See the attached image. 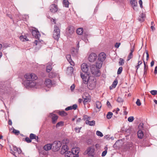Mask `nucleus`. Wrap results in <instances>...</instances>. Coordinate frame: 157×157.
<instances>
[{
	"label": "nucleus",
	"instance_id": "obj_46",
	"mask_svg": "<svg viewBox=\"0 0 157 157\" xmlns=\"http://www.w3.org/2000/svg\"><path fill=\"white\" fill-rule=\"evenodd\" d=\"M136 104L137 106H140L141 105V103L139 99H138L136 102Z\"/></svg>",
	"mask_w": 157,
	"mask_h": 157
},
{
	"label": "nucleus",
	"instance_id": "obj_55",
	"mask_svg": "<svg viewBox=\"0 0 157 157\" xmlns=\"http://www.w3.org/2000/svg\"><path fill=\"white\" fill-rule=\"evenodd\" d=\"M120 109L118 108H117L116 109L114 110L113 111V112H115L116 114L118 113V112L119 111Z\"/></svg>",
	"mask_w": 157,
	"mask_h": 157
},
{
	"label": "nucleus",
	"instance_id": "obj_23",
	"mask_svg": "<svg viewBox=\"0 0 157 157\" xmlns=\"http://www.w3.org/2000/svg\"><path fill=\"white\" fill-rule=\"evenodd\" d=\"M86 124L90 126H94L95 124V121H90L89 120H87L86 121Z\"/></svg>",
	"mask_w": 157,
	"mask_h": 157
},
{
	"label": "nucleus",
	"instance_id": "obj_51",
	"mask_svg": "<svg viewBox=\"0 0 157 157\" xmlns=\"http://www.w3.org/2000/svg\"><path fill=\"white\" fill-rule=\"evenodd\" d=\"M107 151L106 150H105V151H103L102 152L101 156L103 157L104 156H105L107 154Z\"/></svg>",
	"mask_w": 157,
	"mask_h": 157
},
{
	"label": "nucleus",
	"instance_id": "obj_61",
	"mask_svg": "<svg viewBox=\"0 0 157 157\" xmlns=\"http://www.w3.org/2000/svg\"><path fill=\"white\" fill-rule=\"evenodd\" d=\"M154 73L155 74H156L157 73V66H156L155 67V71H154Z\"/></svg>",
	"mask_w": 157,
	"mask_h": 157
},
{
	"label": "nucleus",
	"instance_id": "obj_41",
	"mask_svg": "<svg viewBox=\"0 0 157 157\" xmlns=\"http://www.w3.org/2000/svg\"><path fill=\"white\" fill-rule=\"evenodd\" d=\"M133 57V54L132 52H130L129 54L128 55V59L127 60L129 61Z\"/></svg>",
	"mask_w": 157,
	"mask_h": 157
},
{
	"label": "nucleus",
	"instance_id": "obj_54",
	"mask_svg": "<svg viewBox=\"0 0 157 157\" xmlns=\"http://www.w3.org/2000/svg\"><path fill=\"white\" fill-rule=\"evenodd\" d=\"M139 4L140 5V6L141 8H142L143 7V5H142V0H139Z\"/></svg>",
	"mask_w": 157,
	"mask_h": 157
},
{
	"label": "nucleus",
	"instance_id": "obj_12",
	"mask_svg": "<svg viewBox=\"0 0 157 157\" xmlns=\"http://www.w3.org/2000/svg\"><path fill=\"white\" fill-rule=\"evenodd\" d=\"M49 117L52 118V123L55 124L58 118V116L55 114L51 113H50Z\"/></svg>",
	"mask_w": 157,
	"mask_h": 157
},
{
	"label": "nucleus",
	"instance_id": "obj_40",
	"mask_svg": "<svg viewBox=\"0 0 157 157\" xmlns=\"http://www.w3.org/2000/svg\"><path fill=\"white\" fill-rule=\"evenodd\" d=\"M96 134L98 136H100V137H102L103 136L102 133L101 132L99 131H97L96 132Z\"/></svg>",
	"mask_w": 157,
	"mask_h": 157
},
{
	"label": "nucleus",
	"instance_id": "obj_38",
	"mask_svg": "<svg viewBox=\"0 0 157 157\" xmlns=\"http://www.w3.org/2000/svg\"><path fill=\"white\" fill-rule=\"evenodd\" d=\"M63 4L65 7H67L69 6V2L66 0H63Z\"/></svg>",
	"mask_w": 157,
	"mask_h": 157
},
{
	"label": "nucleus",
	"instance_id": "obj_33",
	"mask_svg": "<svg viewBox=\"0 0 157 157\" xmlns=\"http://www.w3.org/2000/svg\"><path fill=\"white\" fill-rule=\"evenodd\" d=\"M59 114L62 116H65L67 115V113L64 111H59Z\"/></svg>",
	"mask_w": 157,
	"mask_h": 157
},
{
	"label": "nucleus",
	"instance_id": "obj_15",
	"mask_svg": "<svg viewBox=\"0 0 157 157\" xmlns=\"http://www.w3.org/2000/svg\"><path fill=\"white\" fill-rule=\"evenodd\" d=\"M50 10L52 13H55L57 11V6L54 4H52L50 6Z\"/></svg>",
	"mask_w": 157,
	"mask_h": 157
},
{
	"label": "nucleus",
	"instance_id": "obj_48",
	"mask_svg": "<svg viewBox=\"0 0 157 157\" xmlns=\"http://www.w3.org/2000/svg\"><path fill=\"white\" fill-rule=\"evenodd\" d=\"M13 132L16 135H18L20 133V132L19 131L15 129H13Z\"/></svg>",
	"mask_w": 157,
	"mask_h": 157
},
{
	"label": "nucleus",
	"instance_id": "obj_28",
	"mask_svg": "<svg viewBox=\"0 0 157 157\" xmlns=\"http://www.w3.org/2000/svg\"><path fill=\"white\" fill-rule=\"evenodd\" d=\"M76 33L77 34L79 35L82 34L83 33V29L82 28H79L77 29Z\"/></svg>",
	"mask_w": 157,
	"mask_h": 157
},
{
	"label": "nucleus",
	"instance_id": "obj_53",
	"mask_svg": "<svg viewBox=\"0 0 157 157\" xmlns=\"http://www.w3.org/2000/svg\"><path fill=\"white\" fill-rule=\"evenodd\" d=\"M71 107L72 109H76L77 107V105L76 104H75L71 106Z\"/></svg>",
	"mask_w": 157,
	"mask_h": 157
},
{
	"label": "nucleus",
	"instance_id": "obj_43",
	"mask_svg": "<svg viewBox=\"0 0 157 157\" xmlns=\"http://www.w3.org/2000/svg\"><path fill=\"white\" fill-rule=\"evenodd\" d=\"M134 119V117L132 116L129 117L128 119V120L129 122H132L133 121Z\"/></svg>",
	"mask_w": 157,
	"mask_h": 157
},
{
	"label": "nucleus",
	"instance_id": "obj_64",
	"mask_svg": "<svg viewBox=\"0 0 157 157\" xmlns=\"http://www.w3.org/2000/svg\"><path fill=\"white\" fill-rule=\"evenodd\" d=\"M8 123H9V125H12V121H11V120H9Z\"/></svg>",
	"mask_w": 157,
	"mask_h": 157
},
{
	"label": "nucleus",
	"instance_id": "obj_37",
	"mask_svg": "<svg viewBox=\"0 0 157 157\" xmlns=\"http://www.w3.org/2000/svg\"><path fill=\"white\" fill-rule=\"evenodd\" d=\"M63 124L64 123L63 121L59 122L56 124V127H58L60 126H62L63 125Z\"/></svg>",
	"mask_w": 157,
	"mask_h": 157
},
{
	"label": "nucleus",
	"instance_id": "obj_18",
	"mask_svg": "<svg viewBox=\"0 0 157 157\" xmlns=\"http://www.w3.org/2000/svg\"><path fill=\"white\" fill-rule=\"evenodd\" d=\"M52 147V144H48L45 145L44 147V149L46 151L50 150Z\"/></svg>",
	"mask_w": 157,
	"mask_h": 157
},
{
	"label": "nucleus",
	"instance_id": "obj_62",
	"mask_svg": "<svg viewBox=\"0 0 157 157\" xmlns=\"http://www.w3.org/2000/svg\"><path fill=\"white\" fill-rule=\"evenodd\" d=\"M154 64V61H152L151 63V66L152 67Z\"/></svg>",
	"mask_w": 157,
	"mask_h": 157
},
{
	"label": "nucleus",
	"instance_id": "obj_2",
	"mask_svg": "<svg viewBox=\"0 0 157 157\" xmlns=\"http://www.w3.org/2000/svg\"><path fill=\"white\" fill-rule=\"evenodd\" d=\"M81 77L83 82L85 84L87 83V87L90 90H92L95 88L96 84V80L94 77L89 76L87 75L85 76L82 73H81Z\"/></svg>",
	"mask_w": 157,
	"mask_h": 157
},
{
	"label": "nucleus",
	"instance_id": "obj_58",
	"mask_svg": "<svg viewBox=\"0 0 157 157\" xmlns=\"http://www.w3.org/2000/svg\"><path fill=\"white\" fill-rule=\"evenodd\" d=\"M84 102H87L90 101V99L88 98H84Z\"/></svg>",
	"mask_w": 157,
	"mask_h": 157
},
{
	"label": "nucleus",
	"instance_id": "obj_50",
	"mask_svg": "<svg viewBox=\"0 0 157 157\" xmlns=\"http://www.w3.org/2000/svg\"><path fill=\"white\" fill-rule=\"evenodd\" d=\"M25 140L27 143H30L31 142V140L30 139L29 137H26L25 139Z\"/></svg>",
	"mask_w": 157,
	"mask_h": 157
},
{
	"label": "nucleus",
	"instance_id": "obj_19",
	"mask_svg": "<svg viewBox=\"0 0 157 157\" xmlns=\"http://www.w3.org/2000/svg\"><path fill=\"white\" fill-rule=\"evenodd\" d=\"M66 58L71 65L74 66V63L72 61L71 55H67L66 56Z\"/></svg>",
	"mask_w": 157,
	"mask_h": 157
},
{
	"label": "nucleus",
	"instance_id": "obj_59",
	"mask_svg": "<svg viewBox=\"0 0 157 157\" xmlns=\"http://www.w3.org/2000/svg\"><path fill=\"white\" fill-rule=\"evenodd\" d=\"M75 86L74 84H73L70 87L71 90H73L75 88Z\"/></svg>",
	"mask_w": 157,
	"mask_h": 157
},
{
	"label": "nucleus",
	"instance_id": "obj_57",
	"mask_svg": "<svg viewBox=\"0 0 157 157\" xmlns=\"http://www.w3.org/2000/svg\"><path fill=\"white\" fill-rule=\"evenodd\" d=\"M117 101L118 102H121L123 100L120 97H118L117 99Z\"/></svg>",
	"mask_w": 157,
	"mask_h": 157
},
{
	"label": "nucleus",
	"instance_id": "obj_25",
	"mask_svg": "<svg viewBox=\"0 0 157 157\" xmlns=\"http://www.w3.org/2000/svg\"><path fill=\"white\" fill-rule=\"evenodd\" d=\"M117 84V80H115L113 82L111 86L109 87L110 90H111L113 88H115Z\"/></svg>",
	"mask_w": 157,
	"mask_h": 157
},
{
	"label": "nucleus",
	"instance_id": "obj_44",
	"mask_svg": "<svg viewBox=\"0 0 157 157\" xmlns=\"http://www.w3.org/2000/svg\"><path fill=\"white\" fill-rule=\"evenodd\" d=\"M84 120L86 121L87 120H90V117L87 115H85L84 116Z\"/></svg>",
	"mask_w": 157,
	"mask_h": 157
},
{
	"label": "nucleus",
	"instance_id": "obj_36",
	"mask_svg": "<svg viewBox=\"0 0 157 157\" xmlns=\"http://www.w3.org/2000/svg\"><path fill=\"white\" fill-rule=\"evenodd\" d=\"M113 115V113L111 112H109L108 113V114L107 115V118L108 119H110L112 117Z\"/></svg>",
	"mask_w": 157,
	"mask_h": 157
},
{
	"label": "nucleus",
	"instance_id": "obj_6",
	"mask_svg": "<svg viewBox=\"0 0 157 157\" xmlns=\"http://www.w3.org/2000/svg\"><path fill=\"white\" fill-rule=\"evenodd\" d=\"M62 145L60 141H55L52 144V148L54 151H58L60 149Z\"/></svg>",
	"mask_w": 157,
	"mask_h": 157
},
{
	"label": "nucleus",
	"instance_id": "obj_5",
	"mask_svg": "<svg viewBox=\"0 0 157 157\" xmlns=\"http://www.w3.org/2000/svg\"><path fill=\"white\" fill-rule=\"evenodd\" d=\"M59 26L55 25L53 33V37L54 39L58 40L60 36V30Z\"/></svg>",
	"mask_w": 157,
	"mask_h": 157
},
{
	"label": "nucleus",
	"instance_id": "obj_1",
	"mask_svg": "<svg viewBox=\"0 0 157 157\" xmlns=\"http://www.w3.org/2000/svg\"><path fill=\"white\" fill-rule=\"evenodd\" d=\"M24 77L26 79L24 82V85L26 87L32 88L36 85V81L38 79L36 74L32 73H27L25 75Z\"/></svg>",
	"mask_w": 157,
	"mask_h": 157
},
{
	"label": "nucleus",
	"instance_id": "obj_47",
	"mask_svg": "<svg viewBox=\"0 0 157 157\" xmlns=\"http://www.w3.org/2000/svg\"><path fill=\"white\" fill-rule=\"evenodd\" d=\"M122 71V67H120L118 70L117 74H120Z\"/></svg>",
	"mask_w": 157,
	"mask_h": 157
},
{
	"label": "nucleus",
	"instance_id": "obj_4",
	"mask_svg": "<svg viewBox=\"0 0 157 157\" xmlns=\"http://www.w3.org/2000/svg\"><path fill=\"white\" fill-rule=\"evenodd\" d=\"M81 68L82 72L85 73L84 74L85 76H86V75L89 76L90 72H91L90 66V67L86 63H83L81 66Z\"/></svg>",
	"mask_w": 157,
	"mask_h": 157
},
{
	"label": "nucleus",
	"instance_id": "obj_26",
	"mask_svg": "<svg viewBox=\"0 0 157 157\" xmlns=\"http://www.w3.org/2000/svg\"><path fill=\"white\" fill-rule=\"evenodd\" d=\"M20 40L22 41H27L28 40L27 37L26 36H21L20 37Z\"/></svg>",
	"mask_w": 157,
	"mask_h": 157
},
{
	"label": "nucleus",
	"instance_id": "obj_14",
	"mask_svg": "<svg viewBox=\"0 0 157 157\" xmlns=\"http://www.w3.org/2000/svg\"><path fill=\"white\" fill-rule=\"evenodd\" d=\"M106 58V55L103 52L99 54L98 56V59L102 62H103Z\"/></svg>",
	"mask_w": 157,
	"mask_h": 157
},
{
	"label": "nucleus",
	"instance_id": "obj_7",
	"mask_svg": "<svg viewBox=\"0 0 157 157\" xmlns=\"http://www.w3.org/2000/svg\"><path fill=\"white\" fill-rule=\"evenodd\" d=\"M10 151L11 153L15 156V154L17 153L19 154L21 153V151L19 148H17L16 146H13L10 147Z\"/></svg>",
	"mask_w": 157,
	"mask_h": 157
},
{
	"label": "nucleus",
	"instance_id": "obj_49",
	"mask_svg": "<svg viewBox=\"0 0 157 157\" xmlns=\"http://www.w3.org/2000/svg\"><path fill=\"white\" fill-rule=\"evenodd\" d=\"M81 127H80V128H75V130L76 132L77 133H79L80 132V130L81 129Z\"/></svg>",
	"mask_w": 157,
	"mask_h": 157
},
{
	"label": "nucleus",
	"instance_id": "obj_11",
	"mask_svg": "<svg viewBox=\"0 0 157 157\" xmlns=\"http://www.w3.org/2000/svg\"><path fill=\"white\" fill-rule=\"evenodd\" d=\"M32 33L33 36L36 38H39L40 36L39 32L36 29H32Z\"/></svg>",
	"mask_w": 157,
	"mask_h": 157
},
{
	"label": "nucleus",
	"instance_id": "obj_35",
	"mask_svg": "<svg viewBox=\"0 0 157 157\" xmlns=\"http://www.w3.org/2000/svg\"><path fill=\"white\" fill-rule=\"evenodd\" d=\"M142 63V62L141 60H139L138 61V65L136 66V68L137 70L139 68L140 65H141Z\"/></svg>",
	"mask_w": 157,
	"mask_h": 157
},
{
	"label": "nucleus",
	"instance_id": "obj_22",
	"mask_svg": "<svg viewBox=\"0 0 157 157\" xmlns=\"http://www.w3.org/2000/svg\"><path fill=\"white\" fill-rule=\"evenodd\" d=\"M145 15L144 14L142 13L140 16L138 20L140 22H142L144 20Z\"/></svg>",
	"mask_w": 157,
	"mask_h": 157
},
{
	"label": "nucleus",
	"instance_id": "obj_10",
	"mask_svg": "<svg viewBox=\"0 0 157 157\" xmlns=\"http://www.w3.org/2000/svg\"><path fill=\"white\" fill-rule=\"evenodd\" d=\"M97 58V55L94 53L90 54L88 57V60L90 62H94Z\"/></svg>",
	"mask_w": 157,
	"mask_h": 157
},
{
	"label": "nucleus",
	"instance_id": "obj_45",
	"mask_svg": "<svg viewBox=\"0 0 157 157\" xmlns=\"http://www.w3.org/2000/svg\"><path fill=\"white\" fill-rule=\"evenodd\" d=\"M150 93L152 95H155L157 94V90H152L150 91Z\"/></svg>",
	"mask_w": 157,
	"mask_h": 157
},
{
	"label": "nucleus",
	"instance_id": "obj_39",
	"mask_svg": "<svg viewBox=\"0 0 157 157\" xmlns=\"http://www.w3.org/2000/svg\"><path fill=\"white\" fill-rule=\"evenodd\" d=\"M124 63V60L122 58H120L119 59V64L120 65H122Z\"/></svg>",
	"mask_w": 157,
	"mask_h": 157
},
{
	"label": "nucleus",
	"instance_id": "obj_21",
	"mask_svg": "<svg viewBox=\"0 0 157 157\" xmlns=\"http://www.w3.org/2000/svg\"><path fill=\"white\" fill-rule=\"evenodd\" d=\"M52 64L51 63L48 64L46 66V71L48 72H49L52 69Z\"/></svg>",
	"mask_w": 157,
	"mask_h": 157
},
{
	"label": "nucleus",
	"instance_id": "obj_52",
	"mask_svg": "<svg viewBox=\"0 0 157 157\" xmlns=\"http://www.w3.org/2000/svg\"><path fill=\"white\" fill-rule=\"evenodd\" d=\"M120 44H121L120 43H117L115 45V48H119V47L120 45Z\"/></svg>",
	"mask_w": 157,
	"mask_h": 157
},
{
	"label": "nucleus",
	"instance_id": "obj_8",
	"mask_svg": "<svg viewBox=\"0 0 157 157\" xmlns=\"http://www.w3.org/2000/svg\"><path fill=\"white\" fill-rule=\"evenodd\" d=\"M95 149L93 147H90L87 149L85 153L89 156L93 157L94 154Z\"/></svg>",
	"mask_w": 157,
	"mask_h": 157
},
{
	"label": "nucleus",
	"instance_id": "obj_27",
	"mask_svg": "<svg viewBox=\"0 0 157 157\" xmlns=\"http://www.w3.org/2000/svg\"><path fill=\"white\" fill-rule=\"evenodd\" d=\"M130 1L131 4L133 7L137 6V3L136 0H130Z\"/></svg>",
	"mask_w": 157,
	"mask_h": 157
},
{
	"label": "nucleus",
	"instance_id": "obj_3",
	"mask_svg": "<svg viewBox=\"0 0 157 157\" xmlns=\"http://www.w3.org/2000/svg\"><path fill=\"white\" fill-rule=\"evenodd\" d=\"M102 62L98 59L96 63V67L94 65H92L90 66V71L93 75L96 76L100 75L99 69L101 67Z\"/></svg>",
	"mask_w": 157,
	"mask_h": 157
},
{
	"label": "nucleus",
	"instance_id": "obj_56",
	"mask_svg": "<svg viewBox=\"0 0 157 157\" xmlns=\"http://www.w3.org/2000/svg\"><path fill=\"white\" fill-rule=\"evenodd\" d=\"M71 109H72L71 106H69L66 108L65 109V110L66 111H68Z\"/></svg>",
	"mask_w": 157,
	"mask_h": 157
},
{
	"label": "nucleus",
	"instance_id": "obj_31",
	"mask_svg": "<svg viewBox=\"0 0 157 157\" xmlns=\"http://www.w3.org/2000/svg\"><path fill=\"white\" fill-rule=\"evenodd\" d=\"M30 138L31 139H37L38 138V137L36 136L35 135L31 133L30 134Z\"/></svg>",
	"mask_w": 157,
	"mask_h": 157
},
{
	"label": "nucleus",
	"instance_id": "obj_29",
	"mask_svg": "<svg viewBox=\"0 0 157 157\" xmlns=\"http://www.w3.org/2000/svg\"><path fill=\"white\" fill-rule=\"evenodd\" d=\"M95 105L96 106L97 109H99L101 108L102 105L100 102L97 101L96 102Z\"/></svg>",
	"mask_w": 157,
	"mask_h": 157
},
{
	"label": "nucleus",
	"instance_id": "obj_60",
	"mask_svg": "<svg viewBox=\"0 0 157 157\" xmlns=\"http://www.w3.org/2000/svg\"><path fill=\"white\" fill-rule=\"evenodd\" d=\"M146 55H147V59H146L147 60L149 59V54L148 53V52H146Z\"/></svg>",
	"mask_w": 157,
	"mask_h": 157
},
{
	"label": "nucleus",
	"instance_id": "obj_16",
	"mask_svg": "<svg viewBox=\"0 0 157 157\" xmlns=\"http://www.w3.org/2000/svg\"><path fill=\"white\" fill-rule=\"evenodd\" d=\"M79 148L75 147L72 148V153L74 155V156L76 155H78V154L79 153Z\"/></svg>",
	"mask_w": 157,
	"mask_h": 157
},
{
	"label": "nucleus",
	"instance_id": "obj_13",
	"mask_svg": "<svg viewBox=\"0 0 157 157\" xmlns=\"http://www.w3.org/2000/svg\"><path fill=\"white\" fill-rule=\"evenodd\" d=\"M44 85L48 87H51L52 86V81L49 78H46L44 81Z\"/></svg>",
	"mask_w": 157,
	"mask_h": 157
},
{
	"label": "nucleus",
	"instance_id": "obj_17",
	"mask_svg": "<svg viewBox=\"0 0 157 157\" xmlns=\"http://www.w3.org/2000/svg\"><path fill=\"white\" fill-rule=\"evenodd\" d=\"M68 147L67 145H63L62 147V150L61 151V153L63 154L65 153L68 151Z\"/></svg>",
	"mask_w": 157,
	"mask_h": 157
},
{
	"label": "nucleus",
	"instance_id": "obj_30",
	"mask_svg": "<svg viewBox=\"0 0 157 157\" xmlns=\"http://www.w3.org/2000/svg\"><path fill=\"white\" fill-rule=\"evenodd\" d=\"M69 143V140L67 139H64L62 141V144L63 145H67Z\"/></svg>",
	"mask_w": 157,
	"mask_h": 157
},
{
	"label": "nucleus",
	"instance_id": "obj_24",
	"mask_svg": "<svg viewBox=\"0 0 157 157\" xmlns=\"http://www.w3.org/2000/svg\"><path fill=\"white\" fill-rule=\"evenodd\" d=\"M137 135L139 138L142 139L144 136L143 132L141 130H139L138 132Z\"/></svg>",
	"mask_w": 157,
	"mask_h": 157
},
{
	"label": "nucleus",
	"instance_id": "obj_42",
	"mask_svg": "<svg viewBox=\"0 0 157 157\" xmlns=\"http://www.w3.org/2000/svg\"><path fill=\"white\" fill-rule=\"evenodd\" d=\"M55 76V74L53 72H51L49 74V76L50 78H52Z\"/></svg>",
	"mask_w": 157,
	"mask_h": 157
},
{
	"label": "nucleus",
	"instance_id": "obj_20",
	"mask_svg": "<svg viewBox=\"0 0 157 157\" xmlns=\"http://www.w3.org/2000/svg\"><path fill=\"white\" fill-rule=\"evenodd\" d=\"M64 153L65 154V157H75V156L73 154L72 152L70 151H67Z\"/></svg>",
	"mask_w": 157,
	"mask_h": 157
},
{
	"label": "nucleus",
	"instance_id": "obj_63",
	"mask_svg": "<svg viewBox=\"0 0 157 157\" xmlns=\"http://www.w3.org/2000/svg\"><path fill=\"white\" fill-rule=\"evenodd\" d=\"M134 50V47H133L132 48H131L130 50V52H132V53L133 52Z\"/></svg>",
	"mask_w": 157,
	"mask_h": 157
},
{
	"label": "nucleus",
	"instance_id": "obj_32",
	"mask_svg": "<svg viewBox=\"0 0 157 157\" xmlns=\"http://www.w3.org/2000/svg\"><path fill=\"white\" fill-rule=\"evenodd\" d=\"M144 74H145L147 73V71L148 69V66L146 64L145 62L144 61Z\"/></svg>",
	"mask_w": 157,
	"mask_h": 157
},
{
	"label": "nucleus",
	"instance_id": "obj_9",
	"mask_svg": "<svg viewBox=\"0 0 157 157\" xmlns=\"http://www.w3.org/2000/svg\"><path fill=\"white\" fill-rule=\"evenodd\" d=\"M74 32V29L73 27L69 26L67 28L66 35L67 37H71L72 35Z\"/></svg>",
	"mask_w": 157,
	"mask_h": 157
},
{
	"label": "nucleus",
	"instance_id": "obj_34",
	"mask_svg": "<svg viewBox=\"0 0 157 157\" xmlns=\"http://www.w3.org/2000/svg\"><path fill=\"white\" fill-rule=\"evenodd\" d=\"M67 71L68 73H71L73 71V68L72 67H68L67 68Z\"/></svg>",
	"mask_w": 157,
	"mask_h": 157
}]
</instances>
